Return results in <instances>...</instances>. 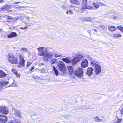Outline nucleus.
Here are the masks:
<instances>
[{
  "mask_svg": "<svg viewBox=\"0 0 123 123\" xmlns=\"http://www.w3.org/2000/svg\"><path fill=\"white\" fill-rule=\"evenodd\" d=\"M13 114L15 116H17L19 117H21V111L14 108L12 109Z\"/></svg>",
  "mask_w": 123,
  "mask_h": 123,
  "instance_id": "9",
  "label": "nucleus"
},
{
  "mask_svg": "<svg viewBox=\"0 0 123 123\" xmlns=\"http://www.w3.org/2000/svg\"><path fill=\"white\" fill-rule=\"evenodd\" d=\"M91 65L94 68V72L96 75L99 74L101 72V67L98 62L95 61H93L91 63Z\"/></svg>",
  "mask_w": 123,
  "mask_h": 123,
  "instance_id": "4",
  "label": "nucleus"
},
{
  "mask_svg": "<svg viewBox=\"0 0 123 123\" xmlns=\"http://www.w3.org/2000/svg\"><path fill=\"white\" fill-rule=\"evenodd\" d=\"M67 115H66V117H67Z\"/></svg>",
  "mask_w": 123,
  "mask_h": 123,
  "instance_id": "48",
  "label": "nucleus"
},
{
  "mask_svg": "<svg viewBox=\"0 0 123 123\" xmlns=\"http://www.w3.org/2000/svg\"><path fill=\"white\" fill-rule=\"evenodd\" d=\"M81 66L82 67L85 68L87 67L88 66V62L86 59L83 60L81 64Z\"/></svg>",
  "mask_w": 123,
  "mask_h": 123,
  "instance_id": "12",
  "label": "nucleus"
},
{
  "mask_svg": "<svg viewBox=\"0 0 123 123\" xmlns=\"http://www.w3.org/2000/svg\"><path fill=\"white\" fill-rule=\"evenodd\" d=\"M8 123H20V122L18 120H16L13 122H11Z\"/></svg>",
  "mask_w": 123,
  "mask_h": 123,
  "instance_id": "30",
  "label": "nucleus"
},
{
  "mask_svg": "<svg viewBox=\"0 0 123 123\" xmlns=\"http://www.w3.org/2000/svg\"><path fill=\"white\" fill-rule=\"evenodd\" d=\"M20 61L19 62L20 65L22 67H23L25 66V60L23 58V57L22 55L19 56Z\"/></svg>",
  "mask_w": 123,
  "mask_h": 123,
  "instance_id": "13",
  "label": "nucleus"
},
{
  "mask_svg": "<svg viewBox=\"0 0 123 123\" xmlns=\"http://www.w3.org/2000/svg\"><path fill=\"white\" fill-rule=\"evenodd\" d=\"M62 8L64 10H66L67 9V7L66 6H63L62 7Z\"/></svg>",
  "mask_w": 123,
  "mask_h": 123,
  "instance_id": "34",
  "label": "nucleus"
},
{
  "mask_svg": "<svg viewBox=\"0 0 123 123\" xmlns=\"http://www.w3.org/2000/svg\"><path fill=\"white\" fill-rule=\"evenodd\" d=\"M12 7V6L10 5H6L3 6L0 8V11H2L3 10H6L8 8H10Z\"/></svg>",
  "mask_w": 123,
  "mask_h": 123,
  "instance_id": "15",
  "label": "nucleus"
},
{
  "mask_svg": "<svg viewBox=\"0 0 123 123\" xmlns=\"http://www.w3.org/2000/svg\"><path fill=\"white\" fill-rule=\"evenodd\" d=\"M0 112L2 113L7 114L8 113V109L6 107H1L0 108Z\"/></svg>",
  "mask_w": 123,
  "mask_h": 123,
  "instance_id": "10",
  "label": "nucleus"
},
{
  "mask_svg": "<svg viewBox=\"0 0 123 123\" xmlns=\"http://www.w3.org/2000/svg\"><path fill=\"white\" fill-rule=\"evenodd\" d=\"M42 65H44V64H42Z\"/></svg>",
  "mask_w": 123,
  "mask_h": 123,
  "instance_id": "49",
  "label": "nucleus"
},
{
  "mask_svg": "<svg viewBox=\"0 0 123 123\" xmlns=\"http://www.w3.org/2000/svg\"><path fill=\"white\" fill-rule=\"evenodd\" d=\"M100 27L104 29L105 28V26L104 25H101L100 26Z\"/></svg>",
  "mask_w": 123,
  "mask_h": 123,
  "instance_id": "36",
  "label": "nucleus"
},
{
  "mask_svg": "<svg viewBox=\"0 0 123 123\" xmlns=\"http://www.w3.org/2000/svg\"><path fill=\"white\" fill-rule=\"evenodd\" d=\"M16 77L18 78H20V75L18 73H17L16 74H15Z\"/></svg>",
  "mask_w": 123,
  "mask_h": 123,
  "instance_id": "35",
  "label": "nucleus"
},
{
  "mask_svg": "<svg viewBox=\"0 0 123 123\" xmlns=\"http://www.w3.org/2000/svg\"><path fill=\"white\" fill-rule=\"evenodd\" d=\"M34 67H32L31 68V69H30V71H33V70L34 69Z\"/></svg>",
  "mask_w": 123,
  "mask_h": 123,
  "instance_id": "38",
  "label": "nucleus"
},
{
  "mask_svg": "<svg viewBox=\"0 0 123 123\" xmlns=\"http://www.w3.org/2000/svg\"><path fill=\"white\" fill-rule=\"evenodd\" d=\"M117 28L119 29L122 32H123V27L121 26H118L117 27Z\"/></svg>",
  "mask_w": 123,
  "mask_h": 123,
  "instance_id": "29",
  "label": "nucleus"
},
{
  "mask_svg": "<svg viewBox=\"0 0 123 123\" xmlns=\"http://www.w3.org/2000/svg\"><path fill=\"white\" fill-rule=\"evenodd\" d=\"M59 70L64 72L65 71L66 66L65 64L62 61L59 62L57 64Z\"/></svg>",
  "mask_w": 123,
  "mask_h": 123,
  "instance_id": "6",
  "label": "nucleus"
},
{
  "mask_svg": "<svg viewBox=\"0 0 123 123\" xmlns=\"http://www.w3.org/2000/svg\"><path fill=\"white\" fill-rule=\"evenodd\" d=\"M93 118L94 120L97 122H98L100 121V119H99L98 117H94Z\"/></svg>",
  "mask_w": 123,
  "mask_h": 123,
  "instance_id": "28",
  "label": "nucleus"
},
{
  "mask_svg": "<svg viewBox=\"0 0 123 123\" xmlns=\"http://www.w3.org/2000/svg\"><path fill=\"white\" fill-rule=\"evenodd\" d=\"M20 65H18L17 66V67H18L19 68L20 67Z\"/></svg>",
  "mask_w": 123,
  "mask_h": 123,
  "instance_id": "42",
  "label": "nucleus"
},
{
  "mask_svg": "<svg viewBox=\"0 0 123 123\" xmlns=\"http://www.w3.org/2000/svg\"><path fill=\"white\" fill-rule=\"evenodd\" d=\"M90 60H91V58H90Z\"/></svg>",
  "mask_w": 123,
  "mask_h": 123,
  "instance_id": "47",
  "label": "nucleus"
},
{
  "mask_svg": "<svg viewBox=\"0 0 123 123\" xmlns=\"http://www.w3.org/2000/svg\"><path fill=\"white\" fill-rule=\"evenodd\" d=\"M20 3V2H17L14 3H13L18 4V3Z\"/></svg>",
  "mask_w": 123,
  "mask_h": 123,
  "instance_id": "41",
  "label": "nucleus"
},
{
  "mask_svg": "<svg viewBox=\"0 0 123 123\" xmlns=\"http://www.w3.org/2000/svg\"><path fill=\"white\" fill-rule=\"evenodd\" d=\"M121 114H120V117H121V115H122L123 116V108L121 110Z\"/></svg>",
  "mask_w": 123,
  "mask_h": 123,
  "instance_id": "31",
  "label": "nucleus"
},
{
  "mask_svg": "<svg viewBox=\"0 0 123 123\" xmlns=\"http://www.w3.org/2000/svg\"><path fill=\"white\" fill-rule=\"evenodd\" d=\"M53 70L55 72V74L57 76L58 74V72L57 69H56L55 66H53Z\"/></svg>",
  "mask_w": 123,
  "mask_h": 123,
  "instance_id": "21",
  "label": "nucleus"
},
{
  "mask_svg": "<svg viewBox=\"0 0 123 123\" xmlns=\"http://www.w3.org/2000/svg\"><path fill=\"white\" fill-rule=\"evenodd\" d=\"M67 69L70 74L74 77V75H75V71H74L73 67L71 66H68L67 67Z\"/></svg>",
  "mask_w": 123,
  "mask_h": 123,
  "instance_id": "8",
  "label": "nucleus"
},
{
  "mask_svg": "<svg viewBox=\"0 0 123 123\" xmlns=\"http://www.w3.org/2000/svg\"><path fill=\"white\" fill-rule=\"evenodd\" d=\"M21 52L23 53L27 52H28V49L26 48H21Z\"/></svg>",
  "mask_w": 123,
  "mask_h": 123,
  "instance_id": "22",
  "label": "nucleus"
},
{
  "mask_svg": "<svg viewBox=\"0 0 123 123\" xmlns=\"http://www.w3.org/2000/svg\"><path fill=\"white\" fill-rule=\"evenodd\" d=\"M112 36L115 38H118L122 37L121 35L120 34H117L116 33L113 34Z\"/></svg>",
  "mask_w": 123,
  "mask_h": 123,
  "instance_id": "23",
  "label": "nucleus"
},
{
  "mask_svg": "<svg viewBox=\"0 0 123 123\" xmlns=\"http://www.w3.org/2000/svg\"><path fill=\"white\" fill-rule=\"evenodd\" d=\"M17 36L16 33L15 32H12L10 34L7 35V37L8 38H12L13 37H16Z\"/></svg>",
  "mask_w": 123,
  "mask_h": 123,
  "instance_id": "17",
  "label": "nucleus"
},
{
  "mask_svg": "<svg viewBox=\"0 0 123 123\" xmlns=\"http://www.w3.org/2000/svg\"><path fill=\"white\" fill-rule=\"evenodd\" d=\"M56 59L52 58L51 59L50 61V63L52 64H54L56 62Z\"/></svg>",
  "mask_w": 123,
  "mask_h": 123,
  "instance_id": "24",
  "label": "nucleus"
},
{
  "mask_svg": "<svg viewBox=\"0 0 123 123\" xmlns=\"http://www.w3.org/2000/svg\"><path fill=\"white\" fill-rule=\"evenodd\" d=\"M29 17H27L26 18L28 19H29Z\"/></svg>",
  "mask_w": 123,
  "mask_h": 123,
  "instance_id": "43",
  "label": "nucleus"
},
{
  "mask_svg": "<svg viewBox=\"0 0 123 123\" xmlns=\"http://www.w3.org/2000/svg\"><path fill=\"white\" fill-rule=\"evenodd\" d=\"M7 58L8 61L12 64H17L19 63L17 57L11 53L7 54Z\"/></svg>",
  "mask_w": 123,
  "mask_h": 123,
  "instance_id": "3",
  "label": "nucleus"
},
{
  "mask_svg": "<svg viewBox=\"0 0 123 123\" xmlns=\"http://www.w3.org/2000/svg\"><path fill=\"white\" fill-rule=\"evenodd\" d=\"M28 28V27H24V28H23V27H21L20 29H25V28Z\"/></svg>",
  "mask_w": 123,
  "mask_h": 123,
  "instance_id": "39",
  "label": "nucleus"
},
{
  "mask_svg": "<svg viewBox=\"0 0 123 123\" xmlns=\"http://www.w3.org/2000/svg\"><path fill=\"white\" fill-rule=\"evenodd\" d=\"M53 55L55 57H59L62 55L61 53H59L58 52H53L52 53Z\"/></svg>",
  "mask_w": 123,
  "mask_h": 123,
  "instance_id": "18",
  "label": "nucleus"
},
{
  "mask_svg": "<svg viewBox=\"0 0 123 123\" xmlns=\"http://www.w3.org/2000/svg\"><path fill=\"white\" fill-rule=\"evenodd\" d=\"M83 69L81 68H78L75 70V75L79 77H81L83 76Z\"/></svg>",
  "mask_w": 123,
  "mask_h": 123,
  "instance_id": "5",
  "label": "nucleus"
},
{
  "mask_svg": "<svg viewBox=\"0 0 123 123\" xmlns=\"http://www.w3.org/2000/svg\"><path fill=\"white\" fill-rule=\"evenodd\" d=\"M93 69L91 68H89L87 70L86 74L89 76H91L93 73Z\"/></svg>",
  "mask_w": 123,
  "mask_h": 123,
  "instance_id": "16",
  "label": "nucleus"
},
{
  "mask_svg": "<svg viewBox=\"0 0 123 123\" xmlns=\"http://www.w3.org/2000/svg\"><path fill=\"white\" fill-rule=\"evenodd\" d=\"M4 1L2 0H0V3L4 2Z\"/></svg>",
  "mask_w": 123,
  "mask_h": 123,
  "instance_id": "40",
  "label": "nucleus"
},
{
  "mask_svg": "<svg viewBox=\"0 0 123 123\" xmlns=\"http://www.w3.org/2000/svg\"><path fill=\"white\" fill-rule=\"evenodd\" d=\"M6 74L3 71L0 70V78H2L6 75Z\"/></svg>",
  "mask_w": 123,
  "mask_h": 123,
  "instance_id": "19",
  "label": "nucleus"
},
{
  "mask_svg": "<svg viewBox=\"0 0 123 123\" xmlns=\"http://www.w3.org/2000/svg\"><path fill=\"white\" fill-rule=\"evenodd\" d=\"M9 83L8 81L3 82L0 83V87L1 89H3L5 87H7L8 86H10V85H9L7 86L6 85Z\"/></svg>",
  "mask_w": 123,
  "mask_h": 123,
  "instance_id": "11",
  "label": "nucleus"
},
{
  "mask_svg": "<svg viewBox=\"0 0 123 123\" xmlns=\"http://www.w3.org/2000/svg\"><path fill=\"white\" fill-rule=\"evenodd\" d=\"M93 4L94 7L98 9L99 6V5L98 2L93 3Z\"/></svg>",
  "mask_w": 123,
  "mask_h": 123,
  "instance_id": "25",
  "label": "nucleus"
},
{
  "mask_svg": "<svg viewBox=\"0 0 123 123\" xmlns=\"http://www.w3.org/2000/svg\"><path fill=\"white\" fill-rule=\"evenodd\" d=\"M37 50L38 55L41 56H43V60L45 62L49 60L51 57L53 56V54L51 52H47L46 47H39L37 48Z\"/></svg>",
  "mask_w": 123,
  "mask_h": 123,
  "instance_id": "1",
  "label": "nucleus"
},
{
  "mask_svg": "<svg viewBox=\"0 0 123 123\" xmlns=\"http://www.w3.org/2000/svg\"><path fill=\"white\" fill-rule=\"evenodd\" d=\"M12 71L15 74L17 73L16 70L14 69H12Z\"/></svg>",
  "mask_w": 123,
  "mask_h": 123,
  "instance_id": "32",
  "label": "nucleus"
},
{
  "mask_svg": "<svg viewBox=\"0 0 123 123\" xmlns=\"http://www.w3.org/2000/svg\"><path fill=\"white\" fill-rule=\"evenodd\" d=\"M78 2L76 0H71V3L72 4H78Z\"/></svg>",
  "mask_w": 123,
  "mask_h": 123,
  "instance_id": "26",
  "label": "nucleus"
},
{
  "mask_svg": "<svg viewBox=\"0 0 123 123\" xmlns=\"http://www.w3.org/2000/svg\"><path fill=\"white\" fill-rule=\"evenodd\" d=\"M116 18V17H114V19H115V18Z\"/></svg>",
  "mask_w": 123,
  "mask_h": 123,
  "instance_id": "44",
  "label": "nucleus"
},
{
  "mask_svg": "<svg viewBox=\"0 0 123 123\" xmlns=\"http://www.w3.org/2000/svg\"><path fill=\"white\" fill-rule=\"evenodd\" d=\"M94 30L95 31H96V30H95V29H94Z\"/></svg>",
  "mask_w": 123,
  "mask_h": 123,
  "instance_id": "45",
  "label": "nucleus"
},
{
  "mask_svg": "<svg viewBox=\"0 0 123 123\" xmlns=\"http://www.w3.org/2000/svg\"><path fill=\"white\" fill-rule=\"evenodd\" d=\"M32 64V62L29 61L28 62L27 67V68Z\"/></svg>",
  "mask_w": 123,
  "mask_h": 123,
  "instance_id": "33",
  "label": "nucleus"
},
{
  "mask_svg": "<svg viewBox=\"0 0 123 123\" xmlns=\"http://www.w3.org/2000/svg\"><path fill=\"white\" fill-rule=\"evenodd\" d=\"M110 32H112L116 30V28L114 26H109L108 28Z\"/></svg>",
  "mask_w": 123,
  "mask_h": 123,
  "instance_id": "20",
  "label": "nucleus"
},
{
  "mask_svg": "<svg viewBox=\"0 0 123 123\" xmlns=\"http://www.w3.org/2000/svg\"><path fill=\"white\" fill-rule=\"evenodd\" d=\"M81 8L82 9H92L93 8V7L92 6L87 5V2L86 0H83Z\"/></svg>",
  "mask_w": 123,
  "mask_h": 123,
  "instance_id": "7",
  "label": "nucleus"
},
{
  "mask_svg": "<svg viewBox=\"0 0 123 123\" xmlns=\"http://www.w3.org/2000/svg\"><path fill=\"white\" fill-rule=\"evenodd\" d=\"M98 22H96L95 23H98Z\"/></svg>",
  "mask_w": 123,
  "mask_h": 123,
  "instance_id": "46",
  "label": "nucleus"
},
{
  "mask_svg": "<svg viewBox=\"0 0 123 123\" xmlns=\"http://www.w3.org/2000/svg\"><path fill=\"white\" fill-rule=\"evenodd\" d=\"M74 55V57L72 61L67 58H62V60L66 63H71L73 65H74L84 57L83 56L77 53H75Z\"/></svg>",
  "mask_w": 123,
  "mask_h": 123,
  "instance_id": "2",
  "label": "nucleus"
},
{
  "mask_svg": "<svg viewBox=\"0 0 123 123\" xmlns=\"http://www.w3.org/2000/svg\"><path fill=\"white\" fill-rule=\"evenodd\" d=\"M99 3H100V4L101 5L103 6H106V5L104 4H103V3H100V2H99Z\"/></svg>",
  "mask_w": 123,
  "mask_h": 123,
  "instance_id": "37",
  "label": "nucleus"
},
{
  "mask_svg": "<svg viewBox=\"0 0 123 123\" xmlns=\"http://www.w3.org/2000/svg\"><path fill=\"white\" fill-rule=\"evenodd\" d=\"M66 13L67 14L71 15L73 14V12L72 11L69 10L66 12Z\"/></svg>",
  "mask_w": 123,
  "mask_h": 123,
  "instance_id": "27",
  "label": "nucleus"
},
{
  "mask_svg": "<svg viewBox=\"0 0 123 123\" xmlns=\"http://www.w3.org/2000/svg\"><path fill=\"white\" fill-rule=\"evenodd\" d=\"M7 120V118L6 117L0 115V123H5Z\"/></svg>",
  "mask_w": 123,
  "mask_h": 123,
  "instance_id": "14",
  "label": "nucleus"
}]
</instances>
